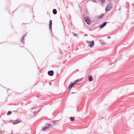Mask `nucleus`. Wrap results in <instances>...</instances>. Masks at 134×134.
I'll return each instance as SVG.
<instances>
[{
	"label": "nucleus",
	"instance_id": "nucleus-1",
	"mask_svg": "<svg viewBox=\"0 0 134 134\" xmlns=\"http://www.w3.org/2000/svg\"><path fill=\"white\" fill-rule=\"evenodd\" d=\"M45 126L42 128V130H43L46 131L47 129H50L51 127L53 126V125L49 123H46L45 125Z\"/></svg>",
	"mask_w": 134,
	"mask_h": 134
},
{
	"label": "nucleus",
	"instance_id": "nucleus-2",
	"mask_svg": "<svg viewBox=\"0 0 134 134\" xmlns=\"http://www.w3.org/2000/svg\"><path fill=\"white\" fill-rule=\"evenodd\" d=\"M111 8V5L110 4H108L105 9L106 11H108Z\"/></svg>",
	"mask_w": 134,
	"mask_h": 134
},
{
	"label": "nucleus",
	"instance_id": "nucleus-3",
	"mask_svg": "<svg viewBox=\"0 0 134 134\" xmlns=\"http://www.w3.org/2000/svg\"><path fill=\"white\" fill-rule=\"evenodd\" d=\"M84 20L86 21L87 24L88 25H90L91 23H90V20L89 19L88 17H85L84 18Z\"/></svg>",
	"mask_w": 134,
	"mask_h": 134
},
{
	"label": "nucleus",
	"instance_id": "nucleus-4",
	"mask_svg": "<svg viewBox=\"0 0 134 134\" xmlns=\"http://www.w3.org/2000/svg\"><path fill=\"white\" fill-rule=\"evenodd\" d=\"M94 41H92L91 42H89L88 46L91 47H93L94 46Z\"/></svg>",
	"mask_w": 134,
	"mask_h": 134
},
{
	"label": "nucleus",
	"instance_id": "nucleus-5",
	"mask_svg": "<svg viewBox=\"0 0 134 134\" xmlns=\"http://www.w3.org/2000/svg\"><path fill=\"white\" fill-rule=\"evenodd\" d=\"M54 74V71L53 70H50L48 71V75L51 76H53Z\"/></svg>",
	"mask_w": 134,
	"mask_h": 134
},
{
	"label": "nucleus",
	"instance_id": "nucleus-6",
	"mask_svg": "<svg viewBox=\"0 0 134 134\" xmlns=\"http://www.w3.org/2000/svg\"><path fill=\"white\" fill-rule=\"evenodd\" d=\"M21 122V120H15L13 121V124L15 125L16 124H17Z\"/></svg>",
	"mask_w": 134,
	"mask_h": 134
},
{
	"label": "nucleus",
	"instance_id": "nucleus-7",
	"mask_svg": "<svg viewBox=\"0 0 134 134\" xmlns=\"http://www.w3.org/2000/svg\"><path fill=\"white\" fill-rule=\"evenodd\" d=\"M107 23V22H104L102 25H101L99 27L100 28H102L105 26Z\"/></svg>",
	"mask_w": 134,
	"mask_h": 134
},
{
	"label": "nucleus",
	"instance_id": "nucleus-8",
	"mask_svg": "<svg viewBox=\"0 0 134 134\" xmlns=\"http://www.w3.org/2000/svg\"><path fill=\"white\" fill-rule=\"evenodd\" d=\"M89 80L91 82L93 80V79L91 76H89L88 78Z\"/></svg>",
	"mask_w": 134,
	"mask_h": 134
},
{
	"label": "nucleus",
	"instance_id": "nucleus-9",
	"mask_svg": "<svg viewBox=\"0 0 134 134\" xmlns=\"http://www.w3.org/2000/svg\"><path fill=\"white\" fill-rule=\"evenodd\" d=\"M53 13L54 14H56L57 13V10L56 9H53Z\"/></svg>",
	"mask_w": 134,
	"mask_h": 134
},
{
	"label": "nucleus",
	"instance_id": "nucleus-10",
	"mask_svg": "<svg viewBox=\"0 0 134 134\" xmlns=\"http://www.w3.org/2000/svg\"><path fill=\"white\" fill-rule=\"evenodd\" d=\"M104 16L103 14H102L101 15L98 16V18H102Z\"/></svg>",
	"mask_w": 134,
	"mask_h": 134
},
{
	"label": "nucleus",
	"instance_id": "nucleus-11",
	"mask_svg": "<svg viewBox=\"0 0 134 134\" xmlns=\"http://www.w3.org/2000/svg\"><path fill=\"white\" fill-rule=\"evenodd\" d=\"M75 84V83H74V82L73 83H71L70 84V85H69V86H70V87H71V88H72V87H73V85Z\"/></svg>",
	"mask_w": 134,
	"mask_h": 134
},
{
	"label": "nucleus",
	"instance_id": "nucleus-12",
	"mask_svg": "<svg viewBox=\"0 0 134 134\" xmlns=\"http://www.w3.org/2000/svg\"><path fill=\"white\" fill-rule=\"evenodd\" d=\"M70 120L71 121H74L75 120L74 118L72 117H70Z\"/></svg>",
	"mask_w": 134,
	"mask_h": 134
},
{
	"label": "nucleus",
	"instance_id": "nucleus-13",
	"mask_svg": "<svg viewBox=\"0 0 134 134\" xmlns=\"http://www.w3.org/2000/svg\"><path fill=\"white\" fill-rule=\"evenodd\" d=\"M81 81V79H77L75 81H74V83H75V84L77 83V82H79V81Z\"/></svg>",
	"mask_w": 134,
	"mask_h": 134
},
{
	"label": "nucleus",
	"instance_id": "nucleus-14",
	"mask_svg": "<svg viewBox=\"0 0 134 134\" xmlns=\"http://www.w3.org/2000/svg\"><path fill=\"white\" fill-rule=\"evenodd\" d=\"M99 2L102 3H104L105 2V0H98Z\"/></svg>",
	"mask_w": 134,
	"mask_h": 134
},
{
	"label": "nucleus",
	"instance_id": "nucleus-15",
	"mask_svg": "<svg viewBox=\"0 0 134 134\" xmlns=\"http://www.w3.org/2000/svg\"><path fill=\"white\" fill-rule=\"evenodd\" d=\"M52 20H50L49 21V26H52Z\"/></svg>",
	"mask_w": 134,
	"mask_h": 134
},
{
	"label": "nucleus",
	"instance_id": "nucleus-16",
	"mask_svg": "<svg viewBox=\"0 0 134 134\" xmlns=\"http://www.w3.org/2000/svg\"><path fill=\"white\" fill-rule=\"evenodd\" d=\"M12 113V112L10 111H9L7 113V115H10L11 113Z\"/></svg>",
	"mask_w": 134,
	"mask_h": 134
},
{
	"label": "nucleus",
	"instance_id": "nucleus-17",
	"mask_svg": "<svg viewBox=\"0 0 134 134\" xmlns=\"http://www.w3.org/2000/svg\"><path fill=\"white\" fill-rule=\"evenodd\" d=\"M26 35H27L26 34L24 35H23V36L22 39L23 40H24V38L25 37Z\"/></svg>",
	"mask_w": 134,
	"mask_h": 134
},
{
	"label": "nucleus",
	"instance_id": "nucleus-18",
	"mask_svg": "<svg viewBox=\"0 0 134 134\" xmlns=\"http://www.w3.org/2000/svg\"><path fill=\"white\" fill-rule=\"evenodd\" d=\"M72 33H73L74 36L76 37L77 36V35L76 34L74 33L73 32H72Z\"/></svg>",
	"mask_w": 134,
	"mask_h": 134
},
{
	"label": "nucleus",
	"instance_id": "nucleus-19",
	"mask_svg": "<svg viewBox=\"0 0 134 134\" xmlns=\"http://www.w3.org/2000/svg\"><path fill=\"white\" fill-rule=\"evenodd\" d=\"M71 88H71V87H70V86H69V87H68V89L70 91L71 90Z\"/></svg>",
	"mask_w": 134,
	"mask_h": 134
},
{
	"label": "nucleus",
	"instance_id": "nucleus-20",
	"mask_svg": "<svg viewBox=\"0 0 134 134\" xmlns=\"http://www.w3.org/2000/svg\"><path fill=\"white\" fill-rule=\"evenodd\" d=\"M22 42L23 44H25L24 39L23 40L22 39Z\"/></svg>",
	"mask_w": 134,
	"mask_h": 134
},
{
	"label": "nucleus",
	"instance_id": "nucleus-21",
	"mask_svg": "<svg viewBox=\"0 0 134 134\" xmlns=\"http://www.w3.org/2000/svg\"><path fill=\"white\" fill-rule=\"evenodd\" d=\"M41 96V95L40 94V95H37L36 96V97L38 98H39L40 96Z\"/></svg>",
	"mask_w": 134,
	"mask_h": 134
},
{
	"label": "nucleus",
	"instance_id": "nucleus-22",
	"mask_svg": "<svg viewBox=\"0 0 134 134\" xmlns=\"http://www.w3.org/2000/svg\"><path fill=\"white\" fill-rule=\"evenodd\" d=\"M49 29L50 30H52V26H49Z\"/></svg>",
	"mask_w": 134,
	"mask_h": 134
},
{
	"label": "nucleus",
	"instance_id": "nucleus-23",
	"mask_svg": "<svg viewBox=\"0 0 134 134\" xmlns=\"http://www.w3.org/2000/svg\"><path fill=\"white\" fill-rule=\"evenodd\" d=\"M110 37H111L110 36H108V37H107V38H108V39H109V38H110Z\"/></svg>",
	"mask_w": 134,
	"mask_h": 134
},
{
	"label": "nucleus",
	"instance_id": "nucleus-24",
	"mask_svg": "<svg viewBox=\"0 0 134 134\" xmlns=\"http://www.w3.org/2000/svg\"><path fill=\"white\" fill-rule=\"evenodd\" d=\"M49 84L50 85H51V84H52V83H51V82H49Z\"/></svg>",
	"mask_w": 134,
	"mask_h": 134
},
{
	"label": "nucleus",
	"instance_id": "nucleus-25",
	"mask_svg": "<svg viewBox=\"0 0 134 134\" xmlns=\"http://www.w3.org/2000/svg\"><path fill=\"white\" fill-rule=\"evenodd\" d=\"M35 108V107H33L32 108V109H34Z\"/></svg>",
	"mask_w": 134,
	"mask_h": 134
},
{
	"label": "nucleus",
	"instance_id": "nucleus-26",
	"mask_svg": "<svg viewBox=\"0 0 134 134\" xmlns=\"http://www.w3.org/2000/svg\"><path fill=\"white\" fill-rule=\"evenodd\" d=\"M36 111H35L34 112V113H33V114H35V113H36Z\"/></svg>",
	"mask_w": 134,
	"mask_h": 134
},
{
	"label": "nucleus",
	"instance_id": "nucleus-27",
	"mask_svg": "<svg viewBox=\"0 0 134 134\" xmlns=\"http://www.w3.org/2000/svg\"><path fill=\"white\" fill-rule=\"evenodd\" d=\"M86 42H87L89 43V42H88V41H87Z\"/></svg>",
	"mask_w": 134,
	"mask_h": 134
},
{
	"label": "nucleus",
	"instance_id": "nucleus-28",
	"mask_svg": "<svg viewBox=\"0 0 134 134\" xmlns=\"http://www.w3.org/2000/svg\"><path fill=\"white\" fill-rule=\"evenodd\" d=\"M75 93V92H72L71 93V94H73V93Z\"/></svg>",
	"mask_w": 134,
	"mask_h": 134
},
{
	"label": "nucleus",
	"instance_id": "nucleus-29",
	"mask_svg": "<svg viewBox=\"0 0 134 134\" xmlns=\"http://www.w3.org/2000/svg\"><path fill=\"white\" fill-rule=\"evenodd\" d=\"M102 45H103V43H102Z\"/></svg>",
	"mask_w": 134,
	"mask_h": 134
},
{
	"label": "nucleus",
	"instance_id": "nucleus-30",
	"mask_svg": "<svg viewBox=\"0 0 134 134\" xmlns=\"http://www.w3.org/2000/svg\"><path fill=\"white\" fill-rule=\"evenodd\" d=\"M102 45H103V43H102Z\"/></svg>",
	"mask_w": 134,
	"mask_h": 134
},
{
	"label": "nucleus",
	"instance_id": "nucleus-31",
	"mask_svg": "<svg viewBox=\"0 0 134 134\" xmlns=\"http://www.w3.org/2000/svg\"><path fill=\"white\" fill-rule=\"evenodd\" d=\"M133 5L134 7V4H133Z\"/></svg>",
	"mask_w": 134,
	"mask_h": 134
},
{
	"label": "nucleus",
	"instance_id": "nucleus-32",
	"mask_svg": "<svg viewBox=\"0 0 134 134\" xmlns=\"http://www.w3.org/2000/svg\"><path fill=\"white\" fill-rule=\"evenodd\" d=\"M109 1H110L111 0H108Z\"/></svg>",
	"mask_w": 134,
	"mask_h": 134
},
{
	"label": "nucleus",
	"instance_id": "nucleus-33",
	"mask_svg": "<svg viewBox=\"0 0 134 134\" xmlns=\"http://www.w3.org/2000/svg\"><path fill=\"white\" fill-rule=\"evenodd\" d=\"M0 134H1V132H0Z\"/></svg>",
	"mask_w": 134,
	"mask_h": 134
}]
</instances>
